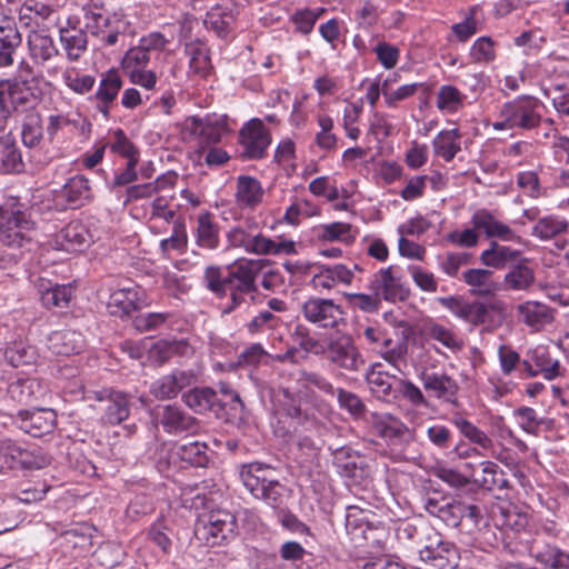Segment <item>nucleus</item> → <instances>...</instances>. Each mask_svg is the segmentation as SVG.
<instances>
[{"label": "nucleus", "instance_id": "1", "mask_svg": "<svg viewBox=\"0 0 569 569\" xmlns=\"http://www.w3.org/2000/svg\"><path fill=\"white\" fill-rule=\"evenodd\" d=\"M37 234V223L22 203L11 199L0 206V241L3 246L31 251Z\"/></svg>", "mask_w": 569, "mask_h": 569}, {"label": "nucleus", "instance_id": "2", "mask_svg": "<svg viewBox=\"0 0 569 569\" xmlns=\"http://www.w3.org/2000/svg\"><path fill=\"white\" fill-rule=\"evenodd\" d=\"M274 469L270 465L253 461L240 467V479L244 488L257 499L273 509L284 506L290 490L272 477Z\"/></svg>", "mask_w": 569, "mask_h": 569}, {"label": "nucleus", "instance_id": "3", "mask_svg": "<svg viewBox=\"0 0 569 569\" xmlns=\"http://www.w3.org/2000/svg\"><path fill=\"white\" fill-rule=\"evenodd\" d=\"M425 510L432 517L439 518L448 527L457 528L463 518L478 525L482 519V513L477 505H469L461 500L448 497H430L422 499Z\"/></svg>", "mask_w": 569, "mask_h": 569}, {"label": "nucleus", "instance_id": "4", "mask_svg": "<svg viewBox=\"0 0 569 569\" xmlns=\"http://www.w3.org/2000/svg\"><path fill=\"white\" fill-rule=\"evenodd\" d=\"M542 108L543 104L538 98L523 94L503 103L500 108V117H508V121L516 129L532 130L541 123Z\"/></svg>", "mask_w": 569, "mask_h": 569}, {"label": "nucleus", "instance_id": "5", "mask_svg": "<svg viewBox=\"0 0 569 569\" xmlns=\"http://www.w3.org/2000/svg\"><path fill=\"white\" fill-rule=\"evenodd\" d=\"M236 529V517L229 511L217 510L196 525L194 535L208 546H219L233 538Z\"/></svg>", "mask_w": 569, "mask_h": 569}, {"label": "nucleus", "instance_id": "6", "mask_svg": "<svg viewBox=\"0 0 569 569\" xmlns=\"http://www.w3.org/2000/svg\"><path fill=\"white\" fill-rule=\"evenodd\" d=\"M459 549L453 542L443 540L439 532L430 531L426 543L419 548V559L430 569H451L459 561Z\"/></svg>", "mask_w": 569, "mask_h": 569}, {"label": "nucleus", "instance_id": "7", "mask_svg": "<svg viewBox=\"0 0 569 569\" xmlns=\"http://www.w3.org/2000/svg\"><path fill=\"white\" fill-rule=\"evenodd\" d=\"M3 84L14 111H36L34 107L39 103L42 91L39 80L31 71H28L26 76L19 73Z\"/></svg>", "mask_w": 569, "mask_h": 569}, {"label": "nucleus", "instance_id": "8", "mask_svg": "<svg viewBox=\"0 0 569 569\" xmlns=\"http://www.w3.org/2000/svg\"><path fill=\"white\" fill-rule=\"evenodd\" d=\"M150 416L156 426H161L170 435L196 433L200 427L197 418L177 405H157L151 409Z\"/></svg>", "mask_w": 569, "mask_h": 569}, {"label": "nucleus", "instance_id": "9", "mask_svg": "<svg viewBox=\"0 0 569 569\" xmlns=\"http://www.w3.org/2000/svg\"><path fill=\"white\" fill-rule=\"evenodd\" d=\"M87 27L78 16H69L58 24L60 44L70 62L79 61L88 50Z\"/></svg>", "mask_w": 569, "mask_h": 569}, {"label": "nucleus", "instance_id": "10", "mask_svg": "<svg viewBox=\"0 0 569 569\" xmlns=\"http://www.w3.org/2000/svg\"><path fill=\"white\" fill-rule=\"evenodd\" d=\"M268 260L243 259L234 263L224 277V296L228 291L240 293H254L257 291L256 278Z\"/></svg>", "mask_w": 569, "mask_h": 569}, {"label": "nucleus", "instance_id": "11", "mask_svg": "<svg viewBox=\"0 0 569 569\" xmlns=\"http://www.w3.org/2000/svg\"><path fill=\"white\" fill-rule=\"evenodd\" d=\"M322 353L331 363L347 371H359L365 366L362 355L347 335L330 340Z\"/></svg>", "mask_w": 569, "mask_h": 569}, {"label": "nucleus", "instance_id": "12", "mask_svg": "<svg viewBox=\"0 0 569 569\" xmlns=\"http://www.w3.org/2000/svg\"><path fill=\"white\" fill-rule=\"evenodd\" d=\"M438 301L453 316L473 327L486 323L489 311L497 309L496 303L487 305L478 300L468 301L461 296L441 297Z\"/></svg>", "mask_w": 569, "mask_h": 569}, {"label": "nucleus", "instance_id": "13", "mask_svg": "<svg viewBox=\"0 0 569 569\" xmlns=\"http://www.w3.org/2000/svg\"><path fill=\"white\" fill-rule=\"evenodd\" d=\"M12 423L34 438L51 433L57 426V412L49 408L19 410Z\"/></svg>", "mask_w": 569, "mask_h": 569}, {"label": "nucleus", "instance_id": "14", "mask_svg": "<svg viewBox=\"0 0 569 569\" xmlns=\"http://www.w3.org/2000/svg\"><path fill=\"white\" fill-rule=\"evenodd\" d=\"M307 321L319 328H336L343 320L341 307L331 299L309 298L301 307Z\"/></svg>", "mask_w": 569, "mask_h": 569}, {"label": "nucleus", "instance_id": "15", "mask_svg": "<svg viewBox=\"0 0 569 569\" xmlns=\"http://www.w3.org/2000/svg\"><path fill=\"white\" fill-rule=\"evenodd\" d=\"M257 229L258 226L254 221H248L247 228L243 226L231 228L227 234L229 246L243 249L247 253L267 256L271 246V238L258 232Z\"/></svg>", "mask_w": 569, "mask_h": 569}, {"label": "nucleus", "instance_id": "16", "mask_svg": "<svg viewBox=\"0 0 569 569\" xmlns=\"http://www.w3.org/2000/svg\"><path fill=\"white\" fill-rule=\"evenodd\" d=\"M242 157L247 159H261L271 143V136L263 122L258 119L249 120L239 132Z\"/></svg>", "mask_w": 569, "mask_h": 569}, {"label": "nucleus", "instance_id": "17", "mask_svg": "<svg viewBox=\"0 0 569 569\" xmlns=\"http://www.w3.org/2000/svg\"><path fill=\"white\" fill-rule=\"evenodd\" d=\"M368 288L371 292L389 302H403L410 297V289L406 287L400 277L393 273V267L380 269L372 276Z\"/></svg>", "mask_w": 569, "mask_h": 569}, {"label": "nucleus", "instance_id": "18", "mask_svg": "<svg viewBox=\"0 0 569 569\" xmlns=\"http://www.w3.org/2000/svg\"><path fill=\"white\" fill-rule=\"evenodd\" d=\"M420 380L425 390L432 397L450 403L456 408L460 407V402L457 397L460 387L456 379L445 372L422 371Z\"/></svg>", "mask_w": 569, "mask_h": 569}, {"label": "nucleus", "instance_id": "19", "mask_svg": "<svg viewBox=\"0 0 569 569\" xmlns=\"http://www.w3.org/2000/svg\"><path fill=\"white\" fill-rule=\"evenodd\" d=\"M197 381V376L192 370H173L157 379L150 387V392L157 399H172L187 387H191Z\"/></svg>", "mask_w": 569, "mask_h": 569}, {"label": "nucleus", "instance_id": "20", "mask_svg": "<svg viewBox=\"0 0 569 569\" xmlns=\"http://www.w3.org/2000/svg\"><path fill=\"white\" fill-rule=\"evenodd\" d=\"M182 401L199 415L212 411L218 416L227 409V402L219 399L217 391L210 387L191 388L182 395Z\"/></svg>", "mask_w": 569, "mask_h": 569}, {"label": "nucleus", "instance_id": "21", "mask_svg": "<svg viewBox=\"0 0 569 569\" xmlns=\"http://www.w3.org/2000/svg\"><path fill=\"white\" fill-rule=\"evenodd\" d=\"M183 131L190 136L198 137L199 144L208 147L221 141L226 132V126L222 121H211L199 117H188L183 122Z\"/></svg>", "mask_w": 569, "mask_h": 569}, {"label": "nucleus", "instance_id": "22", "mask_svg": "<svg viewBox=\"0 0 569 569\" xmlns=\"http://www.w3.org/2000/svg\"><path fill=\"white\" fill-rule=\"evenodd\" d=\"M142 307L143 301L139 297V291L134 288L113 291L107 303L109 313L121 319H131Z\"/></svg>", "mask_w": 569, "mask_h": 569}, {"label": "nucleus", "instance_id": "23", "mask_svg": "<svg viewBox=\"0 0 569 569\" xmlns=\"http://www.w3.org/2000/svg\"><path fill=\"white\" fill-rule=\"evenodd\" d=\"M48 387L37 378H19L8 386L9 397L20 405H31L47 395Z\"/></svg>", "mask_w": 569, "mask_h": 569}, {"label": "nucleus", "instance_id": "24", "mask_svg": "<svg viewBox=\"0 0 569 569\" xmlns=\"http://www.w3.org/2000/svg\"><path fill=\"white\" fill-rule=\"evenodd\" d=\"M56 242L62 250L82 251L91 244L92 236L83 223L71 221L56 234Z\"/></svg>", "mask_w": 569, "mask_h": 569}, {"label": "nucleus", "instance_id": "25", "mask_svg": "<svg viewBox=\"0 0 569 569\" xmlns=\"http://www.w3.org/2000/svg\"><path fill=\"white\" fill-rule=\"evenodd\" d=\"M529 555L543 569H569V553L557 546L536 540L529 547Z\"/></svg>", "mask_w": 569, "mask_h": 569}, {"label": "nucleus", "instance_id": "26", "mask_svg": "<svg viewBox=\"0 0 569 569\" xmlns=\"http://www.w3.org/2000/svg\"><path fill=\"white\" fill-rule=\"evenodd\" d=\"M381 365H373L366 372V381L370 388V391L378 398L387 402L396 401V388L395 386L399 381L393 375H389L380 370Z\"/></svg>", "mask_w": 569, "mask_h": 569}, {"label": "nucleus", "instance_id": "27", "mask_svg": "<svg viewBox=\"0 0 569 569\" xmlns=\"http://www.w3.org/2000/svg\"><path fill=\"white\" fill-rule=\"evenodd\" d=\"M475 229H482L488 238H499L503 241H518L520 237L507 224L498 221L486 209L476 211L472 216Z\"/></svg>", "mask_w": 569, "mask_h": 569}, {"label": "nucleus", "instance_id": "28", "mask_svg": "<svg viewBox=\"0 0 569 569\" xmlns=\"http://www.w3.org/2000/svg\"><path fill=\"white\" fill-rule=\"evenodd\" d=\"M99 400L106 399L108 405L102 416V420L108 425H119L130 416V401L126 392L110 390L106 398L98 397Z\"/></svg>", "mask_w": 569, "mask_h": 569}, {"label": "nucleus", "instance_id": "29", "mask_svg": "<svg viewBox=\"0 0 569 569\" xmlns=\"http://www.w3.org/2000/svg\"><path fill=\"white\" fill-rule=\"evenodd\" d=\"M8 455L13 462L23 469H41L50 463V457L39 447L23 448L17 445L8 446Z\"/></svg>", "mask_w": 569, "mask_h": 569}, {"label": "nucleus", "instance_id": "30", "mask_svg": "<svg viewBox=\"0 0 569 569\" xmlns=\"http://www.w3.org/2000/svg\"><path fill=\"white\" fill-rule=\"evenodd\" d=\"M262 198L263 189L258 179L244 174L237 178L236 201L241 208L254 209Z\"/></svg>", "mask_w": 569, "mask_h": 569}, {"label": "nucleus", "instance_id": "31", "mask_svg": "<svg viewBox=\"0 0 569 569\" xmlns=\"http://www.w3.org/2000/svg\"><path fill=\"white\" fill-rule=\"evenodd\" d=\"M365 339L390 363L396 365L402 358V347L391 348L392 339L379 327H367L362 332Z\"/></svg>", "mask_w": 569, "mask_h": 569}, {"label": "nucleus", "instance_id": "32", "mask_svg": "<svg viewBox=\"0 0 569 569\" xmlns=\"http://www.w3.org/2000/svg\"><path fill=\"white\" fill-rule=\"evenodd\" d=\"M520 256L519 250L491 241L489 248L481 252L480 261L487 267L502 269L508 264L516 263Z\"/></svg>", "mask_w": 569, "mask_h": 569}, {"label": "nucleus", "instance_id": "33", "mask_svg": "<svg viewBox=\"0 0 569 569\" xmlns=\"http://www.w3.org/2000/svg\"><path fill=\"white\" fill-rule=\"evenodd\" d=\"M234 21L236 16L231 8L217 4L207 12L203 24L219 38H227L231 32V26Z\"/></svg>", "mask_w": 569, "mask_h": 569}, {"label": "nucleus", "instance_id": "34", "mask_svg": "<svg viewBox=\"0 0 569 569\" xmlns=\"http://www.w3.org/2000/svg\"><path fill=\"white\" fill-rule=\"evenodd\" d=\"M28 46L31 57L42 64L60 53L53 38L43 31H32L28 36Z\"/></svg>", "mask_w": 569, "mask_h": 569}, {"label": "nucleus", "instance_id": "35", "mask_svg": "<svg viewBox=\"0 0 569 569\" xmlns=\"http://www.w3.org/2000/svg\"><path fill=\"white\" fill-rule=\"evenodd\" d=\"M61 197L74 207H81L92 198L89 179L82 174L70 178L61 190Z\"/></svg>", "mask_w": 569, "mask_h": 569}, {"label": "nucleus", "instance_id": "36", "mask_svg": "<svg viewBox=\"0 0 569 569\" xmlns=\"http://www.w3.org/2000/svg\"><path fill=\"white\" fill-rule=\"evenodd\" d=\"M50 341L53 352L64 357L80 353L84 348L83 336L73 330L54 332Z\"/></svg>", "mask_w": 569, "mask_h": 569}, {"label": "nucleus", "instance_id": "37", "mask_svg": "<svg viewBox=\"0 0 569 569\" xmlns=\"http://www.w3.org/2000/svg\"><path fill=\"white\" fill-rule=\"evenodd\" d=\"M42 305L50 308H67L73 297L74 288L71 284H41L39 290Z\"/></svg>", "mask_w": 569, "mask_h": 569}, {"label": "nucleus", "instance_id": "38", "mask_svg": "<svg viewBox=\"0 0 569 569\" xmlns=\"http://www.w3.org/2000/svg\"><path fill=\"white\" fill-rule=\"evenodd\" d=\"M535 282L533 270L528 266L527 259H520L510 267L505 274L503 283L511 290H527Z\"/></svg>", "mask_w": 569, "mask_h": 569}, {"label": "nucleus", "instance_id": "39", "mask_svg": "<svg viewBox=\"0 0 569 569\" xmlns=\"http://www.w3.org/2000/svg\"><path fill=\"white\" fill-rule=\"evenodd\" d=\"M518 312L522 321L536 330H540L553 320L552 310L540 302L527 301L518 307Z\"/></svg>", "mask_w": 569, "mask_h": 569}, {"label": "nucleus", "instance_id": "40", "mask_svg": "<svg viewBox=\"0 0 569 569\" xmlns=\"http://www.w3.org/2000/svg\"><path fill=\"white\" fill-rule=\"evenodd\" d=\"M568 221L557 214H549L539 218L532 228L531 234L540 240H551L566 233L568 230Z\"/></svg>", "mask_w": 569, "mask_h": 569}, {"label": "nucleus", "instance_id": "41", "mask_svg": "<svg viewBox=\"0 0 569 569\" xmlns=\"http://www.w3.org/2000/svg\"><path fill=\"white\" fill-rule=\"evenodd\" d=\"M460 138L461 132L457 128L440 131L432 141L435 153L447 162L451 161L461 150Z\"/></svg>", "mask_w": 569, "mask_h": 569}, {"label": "nucleus", "instance_id": "42", "mask_svg": "<svg viewBox=\"0 0 569 569\" xmlns=\"http://www.w3.org/2000/svg\"><path fill=\"white\" fill-rule=\"evenodd\" d=\"M4 358L12 367L32 366L38 359L37 349L24 340H16L7 346Z\"/></svg>", "mask_w": 569, "mask_h": 569}, {"label": "nucleus", "instance_id": "43", "mask_svg": "<svg viewBox=\"0 0 569 569\" xmlns=\"http://www.w3.org/2000/svg\"><path fill=\"white\" fill-rule=\"evenodd\" d=\"M197 244L209 250L219 247V226L213 221L209 211L202 212L198 217Z\"/></svg>", "mask_w": 569, "mask_h": 569}, {"label": "nucleus", "instance_id": "44", "mask_svg": "<svg viewBox=\"0 0 569 569\" xmlns=\"http://www.w3.org/2000/svg\"><path fill=\"white\" fill-rule=\"evenodd\" d=\"M186 51L190 56V71L207 78L212 69L209 56V49L200 41L191 42L186 46Z\"/></svg>", "mask_w": 569, "mask_h": 569}, {"label": "nucleus", "instance_id": "45", "mask_svg": "<svg viewBox=\"0 0 569 569\" xmlns=\"http://www.w3.org/2000/svg\"><path fill=\"white\" fill-rule=\"evenodd\" d=\"M24 168L21 152L14 141L9 138L0 140V170L6 173H18Z\"/></svg>", "mask_w": 569, "mask_h": 569}, {"label": "nucleus", "instance_id": "46", "mask_svg": "<svg viewBox=\"0 0 569 569\" xmlns=\"http://www.w3.org/2000/svg\"><path fill=\"white\" fill-rule=\"evenodd\" d=\"M376 428L379 435L392 442L393 445L409 441L410 430L400 420L388 417L385 420H380L376 423Z\"/></svg>", "mask_w": 569, "mask_h": 569}, {"label": "nucleus", "instance_id": "47", "mask_svg": "<svg viewBox=\"0 0 569 569\" xmlns=\"http://www.w3.org/2000/svg\"><path fill=\"white\" fill-rule=\"evenodd\" d=\"M122 86V78L118 70L110 69L102 74L94 98L98 101L113 102Z\"/></svg>", "mask_w": 569, "mask_h": 569}, {"label": "nucleus", "instance_id": "48", "mask_svg": "<svg viewBox=\"0 0 569 569\" xmlns=\"http://www.w3.org/2000/svg\"><path fill=\"white\" fill-rule=\"evenodd\" d=\"M22 142L28 148L38 146L43 137L41 116L38 111L26 113L22 122Z\"/></svg>", "mask_w": 569, "mask_h": 569}, {"label": "nucleus", "instance_id": "49", "mask_svg": "<svg viewBox=\"0 0 569 569\" xmlns=\"http://www.w3.org/2000/svg\"><path fill=\"white\" fill-rule=\"evenodd\" d=\"M207 445L193 441L179 446L177 448V455L182 460L193 467H206L209 457L207 455Z\"/></svg>", "mask_w": 569, "mask_h": 569}, {"label": "nucleus", "instance_id": "50", "mask_svg": "<svg viewBox=\"0 0 569 569\" xmlns=\"http://www.w3.org/2000/svg\"><path fill=\"white\" fill-rule=\"evenodd\" d=\"M465 98L455 86H441L437 93V108L440 111L456 112L462 107Z\"/></svg>", "mask_w": 569, "mask_h": 569}, {"label": "nucleus", "instance_id": "51", "mask_svg": "<svg viewBox=\"0 0 569 569\" xmlns=\"http://www.w3.org/2000/svg\"><path fill=\"white\" fill-rule=\"evenodd\" d=\"M395 388L396 400L400 398L406 399L416 408L429 407V401L423 396L422 391L411 381L399 378Z\"/></svg>", "mask_w": 569, "mask_h": 569}, {"label": "nucleus", "instance_id": "52", "mask_svg": "<svg viewBox=\"0 0 569 569\" xmlns=\"http://www.w3.org/2000/svg\"><path fill=\"white\" fill-rule=\"evenodd\" d=\"M453 422L460 432L471 442L483 449H489L492 446V440L471 421L459 416L453 419Z\"/></svg>", "mask_w": 569, "mask_h": 569}, {"label": "nucleus", "instance_id": "53", "mask_svg": "<svg viewBox=\"0 0 569 569\" xmlns=\"http://www.w3.org/2000/svg\"><path fill=\"white\" fill-rule=\"evenodd\" d=\"M297 382L305 389L315 387L326 395H335V388L332 383L319 372L300 370L298 372Z\"/></svg>", "mask_w": 569, "mask_h": 569}, {"label": "nucleus", "instance_id": "54", "mask_svg": "<svg viewBox=\"0 0 569 569\" xmlns=\"http://www.w3.org/2000/svg\"><path fill=\"white\" fill-rule=\"evenodd\" d=\"M188 244V236L186 231V224L183 219L178 218L174 221L172 234L162 239L160 242V248L163 253H168L170 250L183 251Z\"/></svg>", "mask_w": 569, "mask_h": 569}, {"label": "nucleus", "instance_id": "55", "mask_svg": "<svg viewBox=\"0 0 569 569\" xmlns=\"http://www.w3.org/2000/svg\"><path fill=\"white\" fill-rule=\"evenodd\" d=\"M168 319V313L161 312H149L141 313L140 311L136 312L132 318V325L134 329L139 332H148L153 331L160 328L166 320Z\"/></svg>", "mask_w": 569, "mask_h": 569}, {"label": "nucleus", "instance_id": "56", "mask_svg": "<svg viewBox=\"0 0 569 569\" xmlns=\"http://www.w3.org/2000/svg\"><path fill=\"white\" fill-rule=\"evenodd\" d=\"M337 399L339 406L347 410L355 418H362L367 412V407L360 397L353 392L347 391L342 388L337 390Z\"/></svg>", "mask_w": 569, "mask_h": 569}, {"label": "nucleus", "instance_id": "57", "mask_svg": "<svg viewBox=\"0 0 569 569\" xmlns=\"http://www.w3.org/2000/svg\"><path fill=\"white\" fill-rule=\"evenodd\" d=\"M433 475L455 489H462L468 485L473 483V479H470L469 476L445 466H437L433 468Z\"/></svg>", "mask_w": 569, "mask_h": 569}, {"label": "nucleus", "instance_id": "58", "mask_svg": "<svg viewBox=\"0 0 569 569\" xmlns=\"http://www.w3.org/2000/svg\"><path fill=\"white\" fill-rule=\"evenodd\" d=\"M345 297L351 308L359 309L363 312H376L381 306V299L375 292L371 295L356 292L345 293Z\"/></svg>", "mask_w": 569, "mask_h": 569}, {"label": "nucleus", "instance_id": "59", "mask_svg": "<svg viewBox=\"0 0 569 569\" xmlns=\"http://www.w3.org/2000/svg\"><path fill=\"white\" fill-rule=\"evenodd\" d=\"M471 254L468 252H448L439 258L440 270L449 277H457L459 269L470 262Z\"/></svg>", "mask_w": 569, "mask_h": 569}, {"label": "nucleus", "instance_id": "60", "mask_svg": "<svg viewBox=\"0 0 569 569\" xmlns=\"http://www.w3.org/2000/svg\"><path fill=\"white\" fill-rule=\"evenodd\" d=\"M292 339L296 345L299 346L302 350L306 352H312L315 355L322 353L323 346L319 342L318 339L313 338L309 333V329L302 325H297L293 333Z\"/></svg>", "mask_w": 569, "mask_h": 569}, {"label": "nucleus", "instance_id": "61", "mask_svg": "<svg viewBox=\"0 0 569 569\" xmlns=\"http://www.w3.org/2000/svg\"><path fill=\"white\" fill-rule=\"evenodd\" d=\"M150 60L149 51L143 46L131 48L124 54L121 66L124 71L141 70L148 64Z\"/></svg>", "mask_w": 569, "mask_h": 569}, {"label": "nucleus", "instance_id": "62", "mask_svg": "<svg viewBox=\"0 0 569 569\" xmlns=\"http://www.w3.org/2000/svg\"><path fill=\"white\" fill-rule=\"evenodd\" d=\"M114 142L111 144V150L121 157L128 159V161L137 160L139 162V150L137 147L128 139L124 131L121 129H117L113 133Z\"/></svg>", "mask_w": 569, "mask_h": 569}, {"label": "nucleus", "instance_id": "63", "mask_svg": "<svg viewBox=\"0 0 569 569\" xmlns=\"http://www.w3.org/2000/svg\"><path fill=\"white\" fill-rule=\"evenodd\" d=\"M22 37L16 22L10 18H3L0 21V43L9 49H18L21 46Z\"/></svg>", "mask_w": 569, "mask_h": 569}, {"label": "nucleus", "instance_id": "64", "mask_svg": "<svg viewBox=\"0 0 569 569\" xmlns=\"http://www.w3.org/2000/svg\"><path fill=\"white\" fill-rule=\"evenodd\" d=\"M470 56L476 62H490L496 58L495 42L489 37H481L475 41Z\"/></svg>", "mask_w": 569, "mask_h": 569}]
</instances>
